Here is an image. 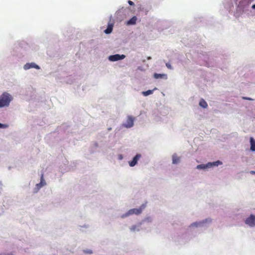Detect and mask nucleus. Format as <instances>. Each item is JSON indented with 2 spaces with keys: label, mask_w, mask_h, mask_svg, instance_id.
<instances>
[{
  "label": "nucleus",
  "mask_w": 255,
  "mask_h": 255,
  "mask_svg": "<svg viewBox=\"0 0 255 255\" xmlns=\"http://www.w3.org/2000/svg\"><path fill=\"white\" fill-rule=\"evenodd\" d=\"M134 118L131 116H128L127 118L126 123L124 125V127L127 128H129L133 126Z\"/></svg>",
  "instance_id": "obj_5"
},
{
  "label": "nucleus",
  "mask_w": 255,
  "mask_h": 255,
  "mask_svg": "<svg viewBox=\"0 0 255 255\" xmlns=\"http://www.w3.org/2000/svg\"><path fill=\"white\" fill-rule=\"evenodd\" d=\"M45 185H46V182L44 179L43 174H42L40 177V183L37 184L36 186L37 189H39Z\"/></svg>",
  "instance_id": "obj_8"
},
{
  "label": "nucleus",
  "mask_w": 255,
  "mask_h": 255,
  "mask_svg": "<svg viewBox=\"0 0 255 255\" xmlns=\"http://www.w3.org/2000/svg\"><path fill=\"white\" fill-rule=\"evenodd\" d=\"M153 77L155 79H159V78L167 79V75L166 74H164L154 73L153 75Z\"/></svg>",
  "instance_id": "obj_11"
},
{
  "label": "nucleus",
  "mask_w": 255,
  "mask_h": 255,
  "mask_svg": "<svg viewBox=\"0 0 255 255\" xmlns=\"http://www.w3.org/2000/svg\"><path fill=\"white\" fill-rule=\"evenodd\" d=\"M251 172H252V173H255V172H254V171H252Z\"/></svg>",
  "instance_id": "obj_25"
},
{
  "label": "nucleus",
  "mask_w": 255,
  "mask_h": 255,
  "mask_svg": "<svg viewBox=\"0 0 255 255\" xmlns=\"http://www.w3.org/2000/svg\"><path fill=\"white\" fill-rule=\"evenodd\" d=\"M180 162V157L176 154L172 155V163L173 164H177Z\"/></svg>",
  "instance_id": "obj_12"
},
{
  "label": "nucleus",
  "mask_w": 255,
  "mask_h": 255,
  "mask_svg": "<svg viewBox=\"0 0 255 255\" xmlns=\"http://www.w3.org/2000/svg\"><path fill=\"white\" fill-rule=\"evenodd\" d=\"M6 127H7V125L0 123V128H5Z\"/></svg>",
  "instance_id": "obj_19"
},
{
  "label": "nucleus",
  "mask_w": 255,
  "mask_h": 255,
  "mask_svg": "<svg viewBox=\"0 0 255 255\" xmlns=\"http://www.w3.org/2000/svg\"><path fill=\"white\" fill-rule=\"evenodd\" d=\"M207 167H210V164H200L197 166V168L198 169H205Z\"/></svg>",
  "instance_id": "obj_15"
},
{
  "label": "nucleus",
  "mask_w": 255,
  "mask_h": 255,
  "mask_svg": "<svg viewBox=\"0 0 255 255\" xmlns=\"http://www.w3.org/2000/svg\"><path fill=\"white\" fill-rule=\"evenodd\" d=\"M140 157V155L139 154H136L133 158L132 161L129 162V164L130 166L132 167L134 166L137 162V160L139 159V158Z\"/></svg>",
  "instance_id": "obj_7"
},
{
  "label": "nucleus",
  "mask_w": 255,
  "mask_h": 255,
  "mask_svg": "<svg viewBox=\"0 0 255 255\" xmlns=\"http://www.w3.org/2000/svg\"><path fill=\"white\" fill-rule=\"evenodd\" d=\"M128 3L130 5H133L134 4V2H132L131 0H128Z\"/></svg>",
  "instance_id": "obj_20"
},
{
  "label": "nucleus",
  "mask_w": 255,
  "mask_h": 255,
  "mask_svg": "<svg viewBox=\"0 0 255 255\" xmlns=\"http://www.w3.org/2000/svg\"><path fill=\"white\" fill-rule=\"evenodd\" d=\"M23 68L25 70H28L31 68H34L37 69H40L39 66L38 65H36V64H35L34 63H26L25 65H24Z\"/></svg>",
  "instance_id": "obj_6"
},
{
  "label": "nucleus",
  "mask_w": 255,
  "mask_h": 255,
  "mask_svg": "<svg viewBox=\"0 0 255 255\" xmlns=\"http://www.w3.org/2000/svg\"><path fill=\"white\" fill-rule=\"evenodd\" d=\"M251 150L255 151V141L253 137H250Z\"/></svg>",
  "instance_id": "obj_13"
},
{
  "label": "nucleus",
  "mask_w": 255,
  "mask_h": 255,
  "mask_svg": "<svg viewBox=\"0 0 255 255\" xmlns=\"http://www.w3.org/2000/svg\"><path fill=\"white\" fill-rule=\"evenodd\" d=\"M166 66L169 69H172V67L171 65L169 63H166Z\"/></svg>",
  "instance_id": "obj_18"
},
{
  "label": "nucleus",
  "mask_w": 255,
  "mask_h": 255,
  "mask_svg": "<svg viewBox=\"0 0 255 255\" xmlns=\"http://www.w3.org/2000/svg\"><path fill=\"white\" fill-rule=\"evenodd\" d=\"M245 222L250 227H254L255 226V216L251 215L249 217L246 219Z\"/></svg>",
  "instance_id": "obj_3"
},
{
  "label": "nucleus",
  "mask_w": 255,
  "mask_h": 255,
  "mask_svg": "<svg viewBox=\"0 0 255 255\" xmlns=\"http://www.w3.org/2000/svg\"><path fill=\"white\" fill-rule=\"evenodd\" d=\"M198 223H194L193 224H191L192 226H197Z\"/></svg>",
  "instance_id": "obj_23"
},
{
  "label": "nucleus",
  "mask_w": 255,
  "mask_h": 255,
  "mask_svg": "<svg viewBox=\"0 0 255 255\" xmlns=\"http://www.w3.org/2000/svg\"><path fill=\"white\" fill-rule=\"evenodd\" d=\"M126 57V56L124 54L120 55V54H115L113 55H111L109 57V60L111 61H116L119 60H122L124 59Z\"/></svg>",
  "instance_id": "obj_4"
},
{
  "label": "nucleus",
  "mask_w": 255,
  "mask_h": 255,
  "mask_svg": "<svg viewBox=\"0 0 255 255\" xmlns=\"http://www.w3.org/2000/svg\"><path fill=\"white\" fill-rule=\"evenodd\" d=\"M114 24L112 23H109L106 29L104 30V32L106 34H110L112 32Z\"/></svg>",
  "instance_id": "obj_9"
},
{
  "label": "nucleus",
  "mask_w": 255,
  "mask_h": 255,
  "mask_svg": "<svg viewBox=\"0 0 255 255\" xmlns=\"http://www.w3.org/2000/svg\"><path fill=\"white\" fill-rule=\"evenodd\" d=\"M152 93H153V90H149L143 92L142 94L144 96H148V95L152 94Z\"/></svg>",
  "instance_id": "obj_17"
},
{
  "label": "nucleus",
  "mask_w": 255,
  "mask_h": 255,
  "mask_svg": "<svg viewBox=\"0 0 255 255\" xmlns=\"http://www.w3.org/2000/svg\"><path fill=\"white\" fill-rule=\"evenodd\" d=\"M136 20H137V17L135 16H134L127 21V24L128 25L135 24L136 23Z\"/></svg>",
  "instance_id": "obj_10"
},
{
  "label": "nucleus",
  "mask_w": 255,
  "mask_h": 255,
  "mask_svg": "<svg viewBox=\"0 0 255 255\" xmlns=\"http://www.w3.org/2000/svg\"><path fill=\"white\" fill-rule=\"evenodd\" d=\"M243 99H245V100H253L252 99L249 98V97H243Z\"/></svg>",
  "instance_id": "obj_21"
},
{
  "label": "nucleus",
  "mask_w": 255,
  "mask_h": 255,
  "mask_svg": "<svg viewBox=\"0 0 255 255\" xmlns=\"http://www.w3.org/2000/svg\"><path fill=\"white\" fill-rule=\"evenodd\" d=\"M145 207L146 204H143L139 208H133L130 209L128 211V212L123 215L122 216V218H124L125 217L133 214L139 215L142 212L143 209H144Z\"/></svg>",
  "instance_id": "obj_2"
},
{
  "label": "nucleus",
  "mask_w": 255,
  "mask_h": 255,
  "mask_svg": "<svg viewBox=\"0 0 255 255\" xmlns=\"http://www.w3.org/2000/svg\"><path fill=\"white\" fill-rule=\"evenodd\" d=\"M222 164V162L219 161V160H218L216 162H209L208 163V164H210V166L211 167L213 165H214V166H218V165L219 164Z\"/></svg>",
  "instance_id": "obj_16"
},
{
  "label": "nucleus",
  "mask_w": 255,
  "mask_h": 255,
  "mask_svg": "<svg viewBox=\"0 0 255 255\" xmlns=\"http://www.w3.org/2000/svg\"><path fill=\"white\" fill-rule=\"evenodd\" d=\"M85 252L86 253H88V254H92V252L91 251V250H89V251H85Z\"/></svg>",
  "instance_id": "obj_22"
},
{
  "label": "nucleus",
  "mask_w": 255,
  "mask_h": 255,
  "mask_svg": "<svg viewBox=\"0 0 255 255\" xmlns=\"http://www.w3.org/2000/svg\"><path fill=\"white\" fill-rule=\"evenodd\" d=\"M199 105L204 108H206L208 107L207 102L204 99H201L200 100Z\"/></svg>",
  "instance_id": "obj_14"
},
{
  "label": "nucleus",
  "mask_w": 255,
  "mask_h": 255,
  "mask_svg": "<svg viewBox=\"0 0 255 255\" xmlns=\"http://www.w3.org/2000/svg\"><path fill=\"white\" fill-rule=\"evenodd\" d=\"M252 8L253 9H255V4H253L252 6Z\"/></svg>",
  "instance_id": "obj_24"
},
{
  "label": "nucleus",
  "mask_w": 255,
  "mask_h": 255,
  "mask_svg": "<svg viewBox=\"0 0 255 255\" xmlns=\"http://www.w3.org/2000/svg\"><path fill=\"white\" fill-rule=\"evenodd\" d=\"M11 100L12 97L10 94L6 92L3 93L0 96V108L8 106Z\"/></svg>",
  "instance_id": "obj_1"
}]
</instances>
